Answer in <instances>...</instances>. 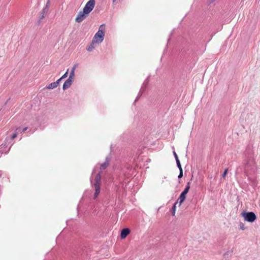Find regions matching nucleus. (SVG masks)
Here are the masks:
<instances>
[{"mask_svg":"<svg viewBox=\"0 0 260 260\" xmlns=\"http://www.w3.org/2000/svg\"><path fill=\"white\" fill-rule=\"evenodd\" d=\"M241 215L245 221L249 222H253L256 219V215L252 212H243L241 213Z\"/></svg>","mask_w":260,"mask_h":260,"instance_id":"obj_3","label":"nucleus"},{"mask_svg":"<svg viewBox=\"0 0 260 260\" xmlns=\"http://www.w3.org/2000/svg\"><path fill=\"white\" fill-rule=\"evenodd\" d=\"M62 79H61V78H59V79H58L56 82H55V83H57V86H58V84H59V82H60V81H61Z\"/></svg>","mask_w":260,"mask_h":260,"instance_id":"obj_23","label":"nucleus"},{"mask_svg":"<svg viewBox=\"0 0 260 260\" xmlns=\"http://www.w3.org/2000/svg\"><path fill=\"white\" fill-rule=\"evenodd\" d=\"M116 1L117 0H113L112 1V4H113V6L115 5Z\"/></svg>","mask_w":260,"mask_h":260,"instance_id":"obj_25","label":"nucleus"},{"mask_svg":"<svg viewBox=\"0 0 260 260\" xmlns=\"http://www.w3.org/2000/svg\"><path fill=\"white\" fill-rule=\"evenodd\" d=\"M109 161L106 160L105 162H104L103 164H102L101 165L100 169L101 170H105V169H106L108 167V166H109Z\"/></svg>","mask_w":260,"mask_h":260,"instance_id":"obj_13","label":"nucleus"},{"mask_svg":"<svg viewBox=\"0 0 260 260\" xmlns=\"http://www.w3.org/2000/svg\"><path fill=\"white\" fill-rule=\"evenodd\" d=\"M178 202H176L173 207V209H173V211H172L173 216H174L175 214L176 207V205L178 204Z\"/></svg>","mask_w":260,"mask_h":260,"instance_id":"obj_15","label":"nucleus"},{"mask_svg":"<svg viewBox=\"0 0 260 260\" xmlns=\"http://www.w3.org/2000/svg\"><path fill=\"white\" fill-rule=\"evenodd\" d=\"M185 199H186V195L181 193V194L180 195L179 199H178V200H179V206L184 201Z\"/></svg>","mask_w":260,"mask_h":260,"instance_id":"obj_11","label":"nucleus"},{"mask_svg":"<svg viewBox=\"0 0 260 260\" xmlns=\"http://www.w3.org/2000/svg\"><path fill=\"white\" fill-rule=\"evenodd\" d=\"M57 87V83L53 82L49 84L47 86H46V88L48 89H52Z\"/></svg>","mask_w":260,"mask_h":260,"instance_id":"obj_12","label":"nucleus"},{"mask_svg":"<svg viewBox=\"0 0 260 260\" xmlns=\"http://www.w3.org/2000/svg\"><path fill=\"white\" fill-rule=\"evenodd\" d=\"M130 233V230L128 228H125L122 230L121 232L120 237L122 239L126 237V236Z\"/></svg>","mask_w":260,"mask_h":260,"instance_id":"obj_6","label":"nucleus"},{"mask_svg":"<svg viewBox=\"0 0 260 260\" xmlns=\"http://www.w3.org/2000/svg\"><path fill=\"white\" fill-rule=\"evenodd\" d=\"M95 44H96V42H93V41L92 40V42L90 43V44L87 47V50L89 52L92 51L95 48Z\"/></svg>","mask_w":260,"mask_h":260,"instance_id":"obj_10","label":"nucleus"},{"mask_svg":"<svg viewBox=\"0 0 260 260\" xmlns=\"http://www.w3.org/2000/svg\"><path fill=\"white\" fill-rule=\"evenodd\" d=\"M179 171H180V173L178 175V178H181L183 176V170H179Z\"/></svg>","mask_w":260,"mask_h":260,"instance_id":"obj_18","label":"nucleus"},{"mask_svg":"<svg viewBox=\"0 0 260 260\" xmlns=\"http://www.w3.org/2000/svg\"><path fill=\"white\" fill-rule=\"evenodd\" d=\"M17 136V134L16 133H14L11 137L12 139H14Z\"/></svg>","mask_w":260,"mask_h":260,"instance_id":"obj_20","label":"nucleus"},{"mask_svg":"<svg viewBox=\"0 0 260 260\" xmlns=\"http://www.w3.org/2000/svg\"><path fill=\"white\" fill-rule=\"evenodd\" d=\"M106 31L105 26L104 24L101 25L98 31L94 35L92 41L93 42H96L97 44H100L104 40L105 33Z\"/></svg>","mask_w":260,"mask_h":260,"instance_id":"obj_1","label":"nucleus"},{"mask_svg":"<svg viewBox=\"0 0 260 260\" xmlns=\"http://www.w3.org/2000/svg\"><path fill=\"white\" fill-rule=\"evenodd\" d=\"M27 128H27V127H24V128L22 129V132H21V133L24 132L25 131H26L27 129Z\"/></svg>","mask_w":260,"mask_h":260,"instance_id":"obj_24","label":"nucleus"},{"mask_svg":"<svg viewBox=\"0 0 260 260\" xmlns=\"http://www.w3.org/2000/svg\"><path fill=\"white\" fill-rule=\"evenodd\" d=\"M78 67V64H75L74 65L73 67L72 68V70L70 72V77L69 78H70L71 79H73L74 77V76H75V74H74V72H75V71L76 69V68Z\"/></svg>","mask_w":260,"mask_h":260,"instance_id":"obj_9","label":"nucleus"},{"mask_svg":"<svg viewBox=\"0 0 260 260\" xmlns=\"http://www.w3.org/2000/svg\"><path fill=\"white\" fill-rule=\"evenodd\" d=\"M69 70L65 73V74L61 77V79H64L68 77Z\"/></svg>","mask_w":260,"mask_h":260,"instance_id":"obj_17","label":"nucleus"},{"mask_svg":"<svg viewBox=\"0 0 260 260\" xmlns=\"http://www.w3.org/2000/svg\"><path fill=\"white\" fill-rule=\"evenodd\" d=\"M228 173V169H225L222 174V177L224 178L226 176Z\"/></svg>","mask_w":260,"mask_h":260,"instance_id":"obj_19","label":"nucleus"},{"mask_svg":"<svg viewBox=\"0 0 260 260\" xmlns=\"http://www.w3.org/2000/svg\"><path fill=\"white\" fill-rule=\"evenodd\" d=\"M190 188V183L188 182L187 184V185L186 186L184 190L181 193L186 195V194L188 193L189 189Z\"/></svg>","mask_w":260,"mask_h":260,"instance_id":"obj_14","label":"nucleus"},{"mask_svg":"<svg viewBox=\"0 0 260 260\" xmlns=\"http://www.w3.org/2000/svg\"><path fill=\"white\" fill-rule=\"evenodd\" d=\"M177 167H178L179 170H182V168L181 167V165L180 163H178V164H177Z\"/></svg>","mask_w":260,"mask_h":260,"instance_id":"obj_22","label":"nucleus"},{"mask_svg":"<svg viewBox=\"0 0 260 260\" xmlns=\"http://www.w3.org/2000/svg\"><path fill=\"white\" fill-rule=\"evenodd\" d=\"M233 250H230L225 252L223 254V258L225 260H229L232 256Z\"/></svg>","mask_w":260,"mask_h":260,"instance_id":"obj_8","label":"nucleus"},{"mask_svg":"<svg viewBox=\"0 0 260 260\" xmlns=\"http://www.w3.org/2000/svg\"><path fill=\"white\" fill-rule=\"evenodd\" d=\"M88 15L87 13H85L84 11H80L78 14L76 19L75 21L77 22L80 23L82 22L83 20H84Z\"/></svg>","mask_w":260,"mask_h":260,"instance_id":"obj_5","label":"nucleus"},{"mask_svg":"<svg viewBox=\"0 0 260 260\" xmlns=\"http://www.w3.org/2000/svg\"><path fill=\"white\" fill-rule=\"evenodd\" d=\"M73 82V79H71L70 78H69L68 80H67L64 83L63 85L62 88L63 90L68 88L71 86Z\"/></svg>","mask_w":260,"mask_h":260,"instance_id":"obj_7","label":"nucleus"},{"mask_svg":"<svg viewBox=\"0 0 260 260\" xmlns=\"http://www.w3.org/2000/svg\"><path fill=\"white\" fill-rule=\"evenodd\" d=\"M19 128H16V131H19Z\"/></svg>","mask_w":260,"mask_h":260,"instance_id":"obj_27","label":"nucleus"},{"mask_svg":"<svg viewBox=\"0 0 260 260\" xmlns=\"http://www.w3.org/2000/svg\"><path fill=\"white\" fill-rule=\"evenodd\" d=\"M101 173H98L95 178H94V182L93 183V186L95 189V193L94 194L93 198L96 199L99 196L100 192V185H101Z\"/></svg>","mask_w":260,"mask_h":260,"instance_id":"obj_2","label":"nucleus"},{"mask_svg":"<svg viewBox=\"0 0 260 260\" xmlns=\"http://www.w3.org/2000/svg\"><path fill=\"white\" fill-rule=\"evenodd\" d=\"M95 4V0H89L85 5L83 11H84L85 13H87L89 15L93 9Z\"/></svg>","mask_w":260,"mask_h":260,"instance_id":"obj_4","label":"nucleus"},{"mask_svg":"<svg viewBox=\"0 0 260 260\" xmlns=\"http://www.w3.org/2000/svg\"><path fill=\"white\" fill-rule=\"evenodd\" d=\"M173 154L174 155V157L175 158V159H178V155L177 154H176V153L175 152V151H173Z\"/></svg>","mask_w":260,"mask_h":260,"instance_id":"obj_21","label":"nucleus"},{"mask_svg":"<svg viewBox=\"0 0 260 260\" xmlns=\"http://www.w3.org/2000/svg\"><path fill=\"white\" fill-rule=\"evenodd\" d=\"M239 226H240V229L241 230H245V225H244V223H243L241 222V223H240Z\"/></svg>","mask_w":260,"mask_h":260,"instance_id":"obj_16","label":"nucleus"},{"mask_svg":"<svg viewBox=\"0 0 260 260\" xmlns=\"http://www.w3.org/2000/svg\"><path fill=\"white\" fill-rule=\"evenodd\" d=\"M176 161L177 164H178V163H180V160H179V158L176 159Z\"/></svg>","mask_w":260,"mask_h":260,"instance_id":"obj_26","label":"nucleus"}]
</instances>
